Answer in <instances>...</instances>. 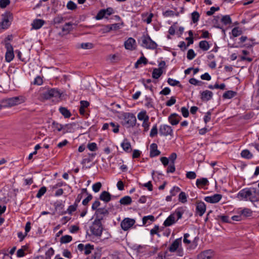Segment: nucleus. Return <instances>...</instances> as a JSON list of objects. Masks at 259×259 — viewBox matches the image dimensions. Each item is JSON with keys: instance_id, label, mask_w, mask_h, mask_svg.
Wrapping results in <instances>:
<instances>
[{"instance_id": "4be33fe9", "label": "nucleus", "mask_w": 259, "mask_h": 259, "mask_svg": "<svg viewBox=\"0 0 259 259\" xmlns=\"http://www.w3.org/2000/svg\"><path fill=\"white\" fill-rule=\"evenodd\" d=\"M176 221H177L175 220V213H172L165 220L163 223V225L165 227H169L175 224Z\"/></svg>"}, {"instance_id": "6e6d98bb", "label": "nucleus", "mask_w": 259, "mask_h": 259, "mask_svg": "<svg viewBox=\"0 0 259 259\" xmlns=\"http://www.w3.org/2000/svg\"><path fill=\"white\" fill-rule=\"evenodd\" d=\"M149 117H147L142 123V126L144 128V132H147L149 130L150 123L149 122Z\"/></svg>"}, {"instance_id": "a878e982", "label": "nucleus", "mask_w": 259, "mask_h": 259, "mask_svg": "<svg viewBox=\"0 0 259 259\" xmlns=\"http://www.w3.org/2000/svg\"><path fill=\"white\" fill-rule=\"evenodd\" d=\"M68 125V124H65V125H63L55 121H53L52 124V128L54 129V131L57 130L58 132H60L62 130H64V128L67 126Z\"/></svg>"}, {"instance_id": "473e14b6", "label": "nucleus", "mask_w": 259, "mask_h": 259, "mask_svg": "<svg viewBox=\"0 0 259 259\" xmlns=\"http://www.w3.org/2000/svg\"><path fill=\"white\" fill-rule=\"evenodd\" d=\"M132 202V198L130 196H125L120 199L119 202L121 204L127 205L130 204Z\"/></svg>"}, {"instance_id": "5fc2aeb1", "label": "nucleus", "mask_w": 259, "mask_h": 259, "mask_svg": "<svg viewBox=\"0 0 259 259\" xmlns=\"http://www.w3.org/2000/svg\"><path fill=\"white\" fill-rule=\"evenodd\" d=\"M66 7L68 10H74L77 8V5L71 1L68 2Z\"/></svg>"}, {"instance_id": "f8f14e48", "label": "nucleus", "mask_w": 259, "mask_h": 259, "mask_svg": "<svg viewBox=\"0 0 259 259\" xmlns=\"http://www.w3.org/2000/svg\"><path fill=\"white\" fill-rule=\"evenodd\" d=\"M222 198V195L219 194H215L210 196H206L204 198V200L207 202L210 203H216L220 201Z\"/></svg>"}, {"instance_id": "0eeeda50", "label": "nucleus", "mask_w": 259, "mask_h": 259, "mask_svg": "<svg viewBox=\"0 0 259 259\" xmlns=\"http://www.w3.org/2000/svg\"><path fill=\"white\" fill-rule=\"evenodd\" d=\"M5 46L7 49L5 59L7 62H10L14 57L13 48L12 45L9 42L5 43Z\"/></svg>"}, {"instance_id": "774afa93", "label": "nucleus", "mask_w": 259, "mask_h": 259, "mask_svg": "<svg viewBox=\"0 0 259 259\" xmlns=\"http://www.w3.org/2000/svg\"><path fill=\"white\" fill-rule=\"evenodd\" d=\"M81 48L83 49H91L93 48V45L90 42L82 43Z\"/></svg>"}, {"instance_id": "b1692460", "label": "nucleus", "mask_w": 259, "mask_h": 259, "mask_svg": "<svg viewBox=\"0 0 259 259\" xmlns=\"http://www.w3.org/2000/svg\"><path fill=\"white\" fill-rule=\"evenodd\" d=\"M135 43V40L133 38L130 37L124 42L125 48L127 50H133L134 49V45Z\"/></svg>"}, {"instance_id": "1a4fd4ad", "label": "nucleus", "mask_w": 259, "mask_h": 259, "mask_svg": "<svg viewBox=\"0 0 259 259\" xmlns=\"http://www.w3.org/2000/svg\"><path fill=\"white\" fill-rule=\"evenodd\" d=\"M159 134L164 136H173V130L171 127L166 124L161 125L159 127Z\"/></svg>"}, {"instance_id": "69168bd1", "label": "nucleus", "mask_w": 259, "mask_h": 259, "mask_svg": "<svg viewBox=\"0 0 259 259\" xmlns=\"http://www.w3.org/2000/svg\"><path fill=\"white\" fill-rule=\"evenodd\" d=\"M54 253V250L52 248H50L46 252V257L44 259H51V255H53Z\"/></svg>"}, {"instance_id": "c9c22d12", "label": "nucleus", "mask_w": 259, "mask_h": 259, "mask_svg": "<svg viewBox=\"0 0 259 259\" xmlns=\"http://www.w3.org/2000/svg\"><path fill=\"white\" fill-rule=\"evenodd\" d=\"M220 19V17L219 16H214L212 20V23L214 24V26L215 27L222 29V31L225 33V30L219 23Z\"/></svg>"}, {"instance_id": "20e7f679", "label": "nucleus", "mask_w": 259, "mask_h": 259, "mask_svg": "<svg viewBox=\"0 0 259 259\" xmlns=\"http://www.w3.org/2000/svg\"><path fill=\"white\" fill-rule=\"evenodd\" d=\"M142 44V47L146 48L148 49L154 50L157 47V44L152 40L149 35H143L141 37Z\"/></svg>"}, {"instance_id": "8fccbe9b", "label": "nucleus", "mask_w": 259, "mask_h": 259, "mask_svg": "<svg viewBox=\"0 0 259 259\" xmlns=\"http://www.w3.org/2000/svg\"><path fill=\"white\" fill-rule=\"evenodd\" d=\"M110 126L112 127L111 130L113 133H118L119 132V125L118 123L111 122H110Z\"/></svg>"}, {"instance_id": "f03ea898", "label": "nucleus", "mask_w": 259, "mask_h": 259, "mask_svg": "<svg viewBox=\"0 0 259 259\" xmlns=\"http://www.w3.org/2000/svg\"><path fill=\"white\" fill-rule=\"evenodd\" d=\"M122 120L121 124L126 128H130L135 126L137 119L133 113L125 112L122 114Z\"/></svg>"}, {"instance_id": "2f4dec72", "label": "nucleus", "mask_w": 259, "mask_h": 259, "mask_svg": "<svg viewBox=\"0 0 259 259\" xmlns=\"http://www.w3.org/2000/svg\"><path fill=\"white\" fill-rule=\"evenodd\" d=\"M241 156L247 159H250L252 158V154L247 149L243 150L241 152Z\"/></svg>"}, {"instance_id": "39448f33", "label": "nucleus", "mask_w": 259, "mask_h": 259, "mask_svg": "<svg viewBox=\"0 0 259 259\" xmlns=\"http://www.w3.org/2000/svg\"><path fill=\"white\" fill-rule=\"evenodd\" d=\"M3 108L11 107L12 106L18 105L21 103L20 99L18 97H15L6 99H3L1 101Z\"/></svg>"}, {"instance_id": "c85d7f7f", "label": "nucleus", "mask_w": 259, "mask_h": 259, "mask_svg": "<svg viewBox=\"0 0 259 259\" xmlns=\"http://www.w3.org/2000/svg\"><path fill=\"white\" fill-rule=\"evenodd\" d=\"M237 94V92L230 90L225 92L223 95V97L224 99H230L235 97Z\"/></svg>"}, {"instance_id": "7c9ffc66", "label": "nucleus", "mask_w": 259, "mask_h": 259, "mask_svg": "<svg viewBox=\"0 0 259 259\" xmlns=\"http://www.w3.org/2000/svg\"><path fill=\"white\" fill-rule=\"evenodd\" d=\"M163 70L160 68H154L152 73L153 78L158 79L162 74Z\"/></svg>"}, {"instance_id": "a18cd8bd", "label": "nucleus", "mask_w": 259, "mask_h": 259, "mask_svg": "<svg viewBox=\"0 0 259 259\" xmlns=\"http://www.w3.org/2000/svg\"><path fill=\"white\" fill-rule=\"evenodd\" d=\"M148 221H150L151 222H154L155 221L154 217L152 215L144 217L142 219L143 225H145Z\"/></svg>"}, {"instance_id": "a211bd4d", "label": "nucleus", "mask_w": 259, "mask_h": 259, "mask_svg": "<svg viewBox=\"0 0 259 259\" xmlns=\"http://www.w3.org/2000/svg\"><path fill=\"white\" fill-rule=\"evenodd\" d=\"M150 156L154 157L160 154V152L157 149V145L155 143H152L150 146Z\"/></svg>"}, {"instance_id": "e433bc0d", "label": "nucleus", "mask_w": 259, "mask_h": 259, "mask_svg": "<svg viewBox=\"0 0 259 259\" xmlns=\"http://www.w3.org/2000/svg\"><path fill=\"white\" fill-rule=\"evenodd\" d=\"M167 83L171 86H178L181 88H183L182 85L180 84V81L178 80L168 78L167 79Z\"/></svg>"}, {"instance_id": "a19ab883", "label": "nucleus", "mask_w": 259, "mask_h": 259, "mask_svg": "<svg viewBox=\"0 0 259 259\" xmlns=\"http://www.w3.org/2000/svg\"><path fill=\"white\" fill-rule=\"evenodd\" d=\"M94 249V246L91 244H87L85 245L84 253L85 255H88L92 252V251Z\"/></svg>"}, {"instance_id": "7ed1b4c3", "label": "nucleus", "mask_w": 259, "mask_h": 259, "mask_svg": "<svg viewBox=\"0 0 259 259\" xmlns=\"http://www.w3.org/2000/svg\"><path fill=\"white\" fill-rule=\"evenodd\" d=\"M2 21L0 22V29H7L11 25L13 20V14L9 11H6L2 15Z\"/></svg>"}, {"instance_id": "bb28decb", "label": "nucleus", "mask_w": 259, "mask_h": 259, "mask_svg": "<svg viewBox=\"0 0 259 259\" xmlns=\"http://www.w3.org/2000/svg\"><path fill=\"white\" fill-rule=\"evenodd\" d=\"M121 146L122 149L127 153L131 152L132 151L131 143L128 142L126 139L124 140L123 142L121 144Z\"/></svg>"}, {"instance_id": "6ab92c4d", "label": "nucleus", "mask_w": 259, "mask_h": 259, "mask_svg": "<svg viewBox=\"0 0 259 259\" xmlns=\"http://www.w3.org/2000/svg\"><path fill=\"white\" fill-rule=\"evenodd\" d=\"M111 198L112 195L106 191L102 192L99 196V199L105 203L109 202L111 200Z\"/></svg>"}, {"instance_id": "0e129e2a", "label": "nucleus", "mask_w": 259, "mask_h": 259, "mask_svg": "<svg viewBox=\"0 0 259 259\" xmlns=\"http://www.w3.org/2000/svg\"><path fill=\"white\" fill-rule=\"evenodd\" d=\"M157 125L155 124L153 127L152 128L150 133V136L151 137H154V136H156L157 135Z\"/></svg>"}, {"instance_id": "e2e57ef3", "label": "nucleus", "mask_w": 259, "mask_h": 259, "mask_svg": "<svg viewBox=\"0 0 259 259\" xmlns=\"http://www.w3.org/2000/svg\"><path fill=\"white\" fill-rule=\"evenodd\" d=\"M241 213L246 217H250L252 214V211L251 209L245 208L241 211Z\"/></svg>"}, {"instance_id": "c756f323", "label": "nucleus", "mask_w": 259, "mask_h": 259, "mask_svg": "<svg viewBox=\"0 0 259 259\" xmlns=\"http://www.w3.org/2000/svg\"><path fill=\"white\" fill-rule=\"evenodd\" d=\"M60 112L65 118H69L71 116V114L69 110L64 107H60L59 109Z\"/></svg>"}, {"instance_id": "de8ad7c7", "label": "nucleus", "mask_w": 259, "mask_h": 259, "mask_svg": "<svg viewBox=\"0 0 259 259\" xmlns=\"http://www.w3.org/2000/svg\"><path fill=\"white\" fill-rule=\"evenodd\" d=\"M77 204H73V205H70L67 211H65L64 212H63L62 214H65L67 212L69 213V214H72V213L74 211H75L76 209H77Z\"/></svg>"}, {"instance_id": "393cba45", "label": "nucleus", "mask_w": 259, "mask_h": 259, "mask_svg": "<svg viewBox=\"0 0 259 259\" xmlns=\"http://www.w3.org/2000/svg\"><path fill=\"white\" fill-rule=\"evenodd\" d=\"M45 23V21L42 19H36L33 20L32 26L33 28L35 29H38L40 28L42 25Z\"/></svg>"}, {"instance_id": "338daca9", "label": "nucleus", "mask_w": 259, "mask_h": 259, "mask_svg": "<svg viewBox=\"0 0 259 259\" xmlns=\"http://www.w3.org/2000/svg\"><path fill=\"white\" fill-rule=\"evenodd\" d=\"M220 10V7H212L210 8V10L206 12V15L207 16H211L213 14V13L215 12V11H219Z\"/></svg>"}, {"instance_id": "4d7b16f0", "label": "nucleus", "mask_w": 259, "mask_h": 259, "mask_svg": "<svg viewBox=\"0 0 259 259\" xmlns=\"http://www.w3.org/2000/svg\"><path fill=\"white\" fill-rule=\"evenodd\" d=\"M102 187V184L100 182H97L93 185V190L95 192H98Z\"/></svg>"}, {"instance_id": "5701e85b", "label": "nucleus", "mask_w": 259, "mask_h": 259, "mask_svg": "<svg viewBox=\"0 0 259 259\" xmlns=\"http://www.w3.org/2000/svg\"><path fill=\"white\" fill-rule=\"evenodd\" d=\"M209 184V182L207 178H201L198 179L196 182V185L199 188H202L205 186H208Z\"/></svg>"}, {"instance_id": "ea45409f", "label": "nucleus", "mask_w": 259, "mask_h": 259, "mask_svg": "<svg viewBox=\"0 0 259 259\" xmlns=\"http://www.w3.org/2000/svg\"><path fill=\"white\" fill-rule=\"evenodd\" d=\"M28 247L26 245H24L22 246L21 249H19L17 251V256L18 257H22L25 255V253L24 252L25 250L27 249Z\"/></svg>"}, {"instance_id": "dca6fc26", "label": "nucleus", "mask_w": 259, "mask_h": 259, "mask_svg": "<svg viewBox=\"0 0 259 259\" xmlns=\"http://www.w3.org/2000/svg\"><path fill=\"white\" fill-rule=\"evenodd\" d=\"M213 255V251L209 249L202 251L197 255V259H210Z\"/></svg>"}, {"instance_id": "f704fd0d", "label": "nucleus", "mask_w": 259, "mask_h": 259, "mask_svg": "<svg viewBox=\"0 0 259 259\" xmlns=\"http://www.w3.org/2000/svg\"><path fill=\"white\" fill-rule=\"evenodd\" d=\"M199 48L204 51H207L209 49V45L206 40L200 41L199 43Z\"/></svg>"}, {"instance_id": "680f3d73", "label": "nucleus", "mask_w": 259, "mask_h": 259, "mask_svg": "<svg viewBox=\"0 0 259 259\" xmlns=\"http://www.w3.org/2000/svg\"><path fill=\"white\" fill-rule=\"evenodd\" d=\"M87 147L91 151H95L98 149L97 144L95 143H89Z\"/></svg>"}, {"instance_id": "6e6552de", "label": "nucleus", "mask_w": 259, "mask_h": 259, "mask_svg": "<svg viewBox=\"0 0 259 259\" xmlns=\"http://www.w3.org/2000/svg\"><path fill=\"white\" fill-rule=\"evenodd\" d=\"M114 13L113 8L109 7L106 9H101L97 13L95 17L96 19L101 20L106 16V15L110 16Z\"/></svg>"}, {"instance_id": "13d9d810", "label": "nucleus", "mask_w": 259, "mask_h": 259, "mask_svg": "<svg viewBox=\"0 0 259 259\" xmlns=\"http://www.w3.org/2000/svg\"><path fill=\"white\" fill-rule=\"evenodd\" d=\"M196 56V54L192 49H190L187 52V57L188 60H192Z\"/></svg>"}, {"instance_id": "423d86ee", "label": "nucleus", "mask_w": 259, "mask_h": 259, "mask_svg": "<svg viewBox=\"0 0 259 259\" xmlns=\"http://www.w3.org/2000/svg\"><path fill=\"white\" fill-rule=\"evenodd\" d=\"M61 93L60 91L57 89H51L48 90L42 93V97L46 100H49L53 97L59 98L61 97Z\"/></svg>"}, {"instance_id": "3c124183", "label": "nucleus", "mask_w": 259, "mask_h": 259, "mask_svg": "<svg viewBox=\"0 0 259 259\" xmlns=\"http://www.w3.org/2000/svg\"><path fill=\"white\" fill-rule=\"evenodd\" d=\"M46 191H47V188L46 187L43 186V187H41L39 189V190L36 195V197L38 198H40L42 195H44V194L46 192Z\"/></svg>"}, {"instance_id": "4468645a", "label": "nucleus", "mask_w": 259, "mask_h": 259, "mask_svg": "<svg viewBox=\"0 0 259 259\" xmlns=\"http://www.w3.org/2000/svg\"><path fill=\"white\" fill-rule=\"evenodd\" d=\"M213 96V93L209 90H205L200 93V99L203 102L210 100Z\"/></svg>"}, {"instance_id": "c03bdc74", "label": "nucleus", "mask_w": 259, "mask_h": 259, "mask_svg": "<svg viewBox=\"0 0 259 259\" xmlns=\"http://www.w3.org/2000/svg\"><path fill=\"white\" fill-rule=\"evenodd\" d=\"M217 220H221L223 223H230L231 222L229 220V218L227 215H218L215 218Z\"/></svg>"}, {"instance_id": "09e8293b", "label": "nucleus", "mask_w": 259, "mask_h": 259, "mask_svg": "<svg viewBox=\"0 0 259 259\" xmlns=\"http://www.w3.org/2000/svg\"><path fill=\"white\" fill-rule=\"evenodd\" d=\"M179 200L183 203L187 202V195L184 192H181L179 194Z\"/></svg>"}, {"instance_id": "79ce46f5", "label": "nucleus", "mask_w": 259, "mask_h": 259, "mask_svg": "<svg viewBox=\"0 0 259 259\" xmlns=\"http://www.w3.org/2000/svg\"><path fill=\"white\" fill-rule=\"evenodd\" d=\"M184 212V210L183 208V207H179L177 208L175 212V215H176L177 217V220L176 221H178L179 219H181L182 218V215Z\"/></svg>"}, {"instance_id": "4c0bfd02", "label": "nucleus", "mask_w": 259, "mask_h": 259, "mask_svg": "<svg viewBox=\"0 0 259 259\" xmlns=\"http://www.w3.org/2000/svg\"><path fill=\"white\" fill-rule=\"evenodd\" d=\"M221 21L223 23V24L225 25L231 24L232 23L231 18L229 15H225L223 16L221 19Z\"/></svg>"}, {"instance_id": "37998d69", "label": "nucleus", "mask_w": 259, "mask_h": 259, "mask_svg": "<svg viewBox=\"0 0 259 259\" xmlns=\"http://www.w3.org/2000/svg\"><path fill=\"white\" fill-rule=\"evenodd\" d=\"M72 240V236L68 235L63 236L60 238V242L61 243H67Z\"/></svg>"}, {"instance_id": "412c9836", "label": "nucleus", "mask_w": 259, "mask_h": 259, "mask_svg": "<svg viewBox=\"0 0 259 259\" xmlns=\"http://www.w3.org/2000/svg\"><path fill=\"white\" fill-rule=\"evenodd\" d=\"M181 243V238L176 239L168 247V250L171 252H174L178 248Z\"/></svg>"}, {"instance_id": "9b49d317", "label": "nucleus", "mask_w": 259, "mask_h": 259, "mask_svg": "<svg viewBox=\"0 0 259 259\" xmlns=\"http://www.w3.org/2000/svg\"><path fill=\"white\" fill-rule=\"evenodd\" d=\"M248 200L252 203L259 201V190L256 188H251Z\"/></svg>"}, {"instance_id": "bf43d9fd", "label": "nucleus", "mask_w": 259, "mask_h": 259, "mask_svg": "<svg viewBox=\"0 0 259 259\" xmlns=\"http://www.w3.org/2000/svg\"><path fill=\"white\" fill-rule=\"evenodd\" d=\"M192 20L193 23H196L200 17L199 13L196 12H193L192 13Z\"/></svg>"}, {"instance_id": "864d4df0", "label": "nucleus", "mask_w": 259, "mask_h": 259, "mask_svg": "<svg viewBox=\"0 0 259 259\" xmlns=\"http://www.w3.org/2000/svg\"><path fill=\"white\" fill-rule=\"evenodd\" d=\"M64 21V18L62 16L58 15L55 17L53 19V22L54 24H60Z\"/></svg>"}, {"instance_id": "f257e3e1", "label": "nucleus", "mask_w": 259, "mask_h": 259, "mask_svg": "<svg viewBox=\"0 0 259 259\" xmlns=\"http://www.w3.org/2000/svg\"><path fill=\"white\" fill-rule=\"evenodd\" d=\"M103 219V217L100 218H96L90 227V230L92 234L96 236L100 237L102 234L103 227L101 221Z\"/></svg>"}, {"instance_id": "58836bf2", "label": "nucleus", "mask_w": 259, "mask_h": 259, "mask_svg": "<svg viewBox=\"0 0 259 259\" xmlns=\"http://www.w3.org/2000/svg\"><path fill=\"white\" fill-rule=\"evenodd\" d=\"M101 257V253L100 250H97L90 256H89L87 259H100Z\"/></svg>"}, {"instance_id": "ddd939ff", "label": "nucleus", "mask_w": 259, "mask_h": 259, "mask_svg": "<svg viewBox=\"0 0 259 259\" xmlns=\"http://www.w3.org/2000/svg\"><path fill=\"white\" fill-rule=\"evenodd\" d=\"M251 188H244L240 190L237 194V197L241 199L248 200L249 195L250 194V191Z\"/></svg>"}, {"instance_id": "9d476101", "label": "nucleus", "mask_w": 259, "mask_h": 259, "mask_svg": "<svg viewBox=\"0 0 259 259\" xmlns=\"http://www.w3.org/2000/svg\"><path fill=\"white\" fill-rule=\"evenodd\" d=\"M135 223V220L130 218H125L120 223V226L124 231L128 230Z\"/></svg>"}, {"instance_id": "49530a36", "label": "nucleus", "mask_w": 259, "mask_h": 259, "mask_svg": "<svg viewBox=\"0 0 259 259\" xmlns=\"http://www.w3.org/2000/svg\"><path fill=\"white\" fill-rule=\"evenodd\" d=\"M232 33L234 37H237L242 33V31L239 27H236L232 29Z\"/></svg>"}, {"instance_id": "72a5a7b5", "label": "nucleus", "mask_w": 259, "mask_h": 259, "mask_svg": "<svg viewBox=\"0 0 259 259\" xmlns=\"http://www.w3.org/2000/svg\"><path fill=\"white\" fill-rule=\"evenodd\" d=\"M148 63V60L144 57H141L135 64V68H138L139 65L142 64L146 65Z\"/></svg>"}, {"instance_id": "2eb2a0df", "label": "nucleus", "mask_w": 259, "mask_h": 259, "mask_svg": "<svg viewBox=\"0 0 259 259\" xmlns=\"http://www.w3.org/2000/svg\"><path fill=\"white\" fill-rule=\"evenodd\" d=\"M196 212L200 217L203 215L206 211V205L202 201H199L196 204Z\"/></svg>"}, {"instance_id": "603ef678", "label": "nucleus", "mask_w": 259, "mask_h": 259, "mask_svg": "<svg viewBox=\"0 0 259 259\" xmlns=\"http://www.w3.org/2000/svg\"><path fill=\"white\" fill-rule=\"evenodd\" d=\"M147 117L149 116L146 115V112L145 111H142L138 114V118L140 120L144 121V120L146 119Z\"/></svg>"}, {"instance_id": "f3484780", "label": "nucleus", "mask_w": 259, "mask_h": 259, "mask_svg": "<svg viewBox=\"0 0 259 259\" xmlns=\"http://www.w3.org/2000/svg\"><path fill=\"white\" fill-rule=\"evenodd\" d=\"M73 24L71 22L66 23L62 27V32L59 33V35H65L68 34L73 30Z\"/></svg>"}, {"instance_id": "052dcab7", "label": "nucleus", "mask_w": 259, "mask_h": 259, "mask_svg": "<svg viewBox=\"0 0 259 259\" xmlns=\"http://www.w3.org/2000/svg\"><path fill=\"white\" fill-rule=\"evenodd\" d=\"M10 4V0H0V8L4 9Z\"/></svg>"}, {"instance_id": "cd10ccee", "label": "nucleus", "mask_w": 259, "mask_h": 259, "mask_svg": "<svg viewBox=\"0 0 259 259\" xmlns=\"http://www.w3.org/2000/svg\"><path fill=\"white\" fill-rule=\"evenodd\" d=\"M96 214L97 215V218H100L101 217H100V215H103L104 216L107 215L109 214V211L105 207H102L99 208L97 210Z\"/></svg>"}, {"instance_id": "aec40b11", "label": "nucleus", "mask_w": 259, "mask_h": 259, "mask_svg": "<svg viewBox=\"0 0 259 259\" xmlns=\"http://www.w3.org/2000/svg\"><path fill=\"white\" fill-rule=\"evenodd\" d=\"M181 118V116H179L177 114L173 113L168 117V121L171 124L175 125L179 123Z\"/></svg>"}]
</instances>
